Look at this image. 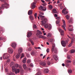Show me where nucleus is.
Instances as JSON below:
<instances>
[{
	"instance_id": "0eeeda50",
	"label": "nucleus",
	"mask_w": 75,
	"mask_h": 75,
	"mask_svg": "<svg viewBox=\"0 0 75 75\" xmlns=\"http://www.w3.org/2000/svg\"><path fill=\"white\" fill-rule=\"evenodd\" d=\"M37 3V1H35L34 2H33V3L31 4V5L32 8H34L35 7V3Z\"/></svg>"
},
{
	"instance_id": "3c124183",
	"label": "nucleus",
	"mask_w": 75,
	"mask_h": 75,
	"mask_svg": "<svg viewBox=\"0 0 75 75\" xmlns=\"http://www.w3.org/2000/svg\"><path fill=\"white\" fill-rule=\"evenodd\" d=\"M69 28H72V25H69Z\"/></svg>"
},
{
	"instance_id": "338daca9",
	"label": "nucleus",
	"mask_w": 75,
	"mask_h": 75,
	"mask_svg": "<svg viewBox=\"0 0 75 75\" xmlns=\"http://www.w3.org/2000/svg\"><path fill=\"white\" fill-rule=\"evenodd\" d=\"M32 50V49H31V48H29L28 49V51H31Z\"/></svg>"
},
{
	"instance_id": "c756f323",
	"label": "nucleus",
	"mask_w": 75,
	"mask_h": 75,
	"mask_svg": "<svg viewBox=\"0 0 75 75\" xmlns=\"http://www.w3.org/2000/svg\"><path fill=\"white\" fill-rule=\"evenodd\" d=\"M74 38H73L72 39V40H71V43L72 44H73V43H74Z\"/></svg>"
},
{
	"instance_id": "4be33fe9",
	"label": "nucleus",
	"mask_w": 75,
	"mask_h": 75,
	"mask_svg": "<svg viewBox=\"0 0 75 75\" xmlns=\"http://www.w3.org/2000/svg\"><path fill=\"white\" fill-rule=\"evenodd\" d=\"M53 59H52L50 61H50H48L47 62V64H48V65H50V64H51V63H52V62H53Z\"/></svg>"
},
{
	"instance_id": "9b49d317",
	"label": "nucleus",
	"mask_w": 75,
	"mask_h": 75,
	"mask_svg": "<svg viewBox=\"0 0 75 75\" xmlns=\"http://www.w3.org/2000/svg\"><path fill=\"white\" fill-rule=\"evenodd\" d=\"M23 52V49L21 48H19L18 49V54H21Z\"/></svg>"
},
{
	"instance_id": "f257e3e1",
	"label": "nucleus",
	"mask_w": 75,
	"mask_h": 75,
	"mask_svg": "<svg viewBox=\"0 0 75 75\" xmlns=\"http://www.w3.org/2000/svg\"><path fill=\"white\" fill-rule=\"evenodd\" d=\"M1 1H3V2H4V3H5V4H2L1 6V8L2 9H4V8H8V6L9 5L8 4H7V3H6L5 1H4V0H0Z\"/></svg>"
},
{
	"instance_id": "2eb2a0df",
	"label": "nucleus",
	"mask_w": 75,
	"mask_h": 75,
	"mask_svg": "<svg viewBox=\"0 0 75 75\" xmlns=\"http://www.w3.org/2000/svg\"><path fill=\"white\" fill-rule=\"evenodd\" d=\"M32 35V33L31 32H30L28 33V34L27 35V37H30Z\"/></svg>"
},
{
	"instance_id": "412c9836",
	"label": "nucleus",
	"mask_w": 75,
	"mask_h": 75,
	"mask_svg": "<svg viewBox=\"0 0 75 75\" xmlns=\"http://www.w3.org/2000/svg\"><path fill=\"white\" fill-rule=\"evenodd\" d=\"M21 54L20 53H18V54L16 56V58L18 59L20 57Z\"/></svg>"
},
{
	"instance_id": "f704fd0d",
	"label": "nucleus",
	"mask_w": 75,
	"mask_h": 75,
	"mask_svg": "<svg viewBox=\"0 0 75 75\" xmlns=\"http://www.w3.org/2000/svg\"><path fill=\"white\" fill-rule=\"evenodd\" d=\"M47 37L50 38L51 37V35L50 33H48L47 35Z\"/></svg>"
},
{
	"instance_id": "423d86ee",
	"label": "nucleus",
	"mask_w": 75,
	"mask_h": 75,
	"mask_svg": "<svg viewBox=\"0 0 75 75\" xmlns=\"http://www.w3.org/2000/svg\"><path fill=\"white\" fill-rule=\"evenodd\" d=\"M39 10H40L45 11H46L47 8L45 7L40 6L39 7Z\"/></svg>"
},
{
	"instance_id": "a18cd8bd",
	"label": "nucleus",
	"mask_w": 75,
	"mask_h": 75,
	"mask_svg": "<svg viewBox=\"0 0 75 75\" xmlns=\"http://www.w3.org/2000/svg\"><path fill=\"white\" fill-rule=\"evenodd\" d=\"M41 74V72H39L38 73H37L36 74V75H40Z\"/></svg>"
},
{
	"instance_id": "bb28decb",
	"label": "nucleus",
	"mask_w": 75,
	"mask_h": 75,
	"mask_svg": "<svg viewBox=\"0 0 75 75\" xmlns=\"http://www.w3.org/2000/svg\"><path fill=\"white\" fill-rule=\"evenodd\" d=\"M75 52V50L73 49L70 51V53L71 54H72L73 53H74Z\"/></svg>"
},
{
	"instance_id": "473e14b6",
	"label": "nucleus",
	"mask_w": 75,
	"mask_h": 75,
	"mask_svg": "<svg viewBox=\"0 0 75 75\" xmlns=\"http://www.w3.org/2000/svg\"><path fill=\"white\" fill-rule=\"evenodd\" d=\"M54 53H57V48H56L54 50Z\"/></svg>"
},
{
	"instance_id": "7ed1b4c3",
	"label": "nucleus",
	"mask_w": 75,
	"mask_h": 75,
	"mask_svg": "<svg viewBox=\"0 0 75 75\" xmlns=\"http://www.w3.org/2000/svg\"><path fill=\"white\" fill-rule=\"evenodd\" d=\"M68 40H66L65 41V42L64 41H62L61 42V44L62 46L63 47H66V44H68Z\"/></svg>"
},
{
	"instance_id": "cd10ccee",
	"label": "nucleus",
	"mask_w": 75,
	"mask_h": 75,
	"mask_svg": "<svg viewBox=\"0 0 75 75\" xmlns=\"http://www.w3.org/2000/svg\"><path fill=\"white\" fill-rule=\"evenodd\" d=\"M53 12L54 13H57L56 9L54 8L53 9Z\"/></svg>"
},
{
	"instance_id": "8fccbe9b",
	"label": "nucleus",
	"mask_w": 75,
	"mask_h": 75,
	"mask_svg": "<svg viewBox=\"0 0 75 75\" xmlns=\"http://www.w3.org/2000/svg\"><path fill=\"white\" fill-rule=\"evenodd\" d=\"M33 28H37V25H33Z\"/></svg>"
},
{
	"instance_id": "ddd939ff",
	"label": "nucleus",
	"mask_w": 75,
	"mask_h": 75,
	"mask_svg": "<svg viewBox=\"0 0 75 75\" xmlns=\"http://www.w3.org/2000/svg\"><path fill=\"white\" fill-rule=\"evenodd\" d=\"M38 38H42L43 39H45L46 38L44 36H42V35H40L38 36Z\"/></svg>"
},
{
	"instance_id": "39448f33",
	"label": "nucleus",
	"mask_w": 75,
	"mask_h": 75,
	"mask_svg": "<svg viewBox=\"0 0 75 75\" xmlns=\"http://www.w3.org/2000/svg\"><path fill=\"white\" fill-rule=\"evenodd\" d=\"M62 22L63 23V25H62V27L65 30V31H66V29H65V27H66V25L65 24V20H63Z\"/></svg>"
},
{
	"instance_id": "680f3d73",
	"label": "nucleus",
	"mask_w": 75,
	"mask_h": 75,
	"mask_svg": "<svg viewBox=\"0 0 75 75\" xmlns=\"http://www.w3.org/2000/svg\"><path fill=\"white\" fill-rule=\"evenodd\" d=\"M30 62V60H28L27 61V63L29 64Z\"/></svg>"
},
{
	"instance_id": "7c9ffc66",
	"label": "nucleus",
	"mask_w": 75,
	"mask_h": 75,
	"mask_svg": "<svg viewBox=\"0 0 75 75\" xmlns=\"http://www.w3.org/2000/svg\"><path fill=\"white\" fill-rule=\"evenodd\" d=\"M23 67L25 69L27 68V67H26V65L25 64H23Z\"/></svg>"
},
{
	"instance_id": "2f4dec72",
	"label": "nucleus",
	"mask_w": 75,
	"mask_h": 75,
	"mask_svg": "<svg viewBox=\"0 0 75 75\" xmlns=\"http://www.w3.org/2000/svg\"><path fill=\"white\" fill-rule=\"evenodd\" d=\"M26 59H27L26 58H24L23 60V63H25V62H26Z\"/></svg>"
},
{
	"instance_id": "393cba45",
	"label": "nucleus",
	"mask_w": 75,
	"mask_h": 75,
	"mask_svg": "<svg viewBox=\"0 0 75 75\" xmlns=\"http://www.w3.org/2000/svg\"><path fill=\"white\" fill-rule=\"evenodd\" d=\"M49 42L50 43H51V44H52L53 42H54V40H53V39H51L49 40Z\"/></svg>"
},
{
	"instance_id": "f8f14e48",
	"label": "nucleus",
	"mask_w": 75,
	"mask_h": 75,
	"mask_svg": "<svg viewBox=\"0 0 75 75\" xmlns=\"http://www.w3.org/2000/svg\"><path fill=\"white\" fill-rule=\"evenodd\" d=\"M59 32H60V33L62 35H64V30H63L62 29H60L59 30Z\"/></svg>"
},
{
	"instance_id": "5fc2aeb1",
	"label": "nucleus",
	"mask_w": 75,
	"mask_h": 75,
	"mask_svg": "<svg viewBox=\"0 0 75 75\" xmlns=\"http://www.w3.org/2000/svg\"><path fill=\"white\" fill-rule=\"evenodd\" d=\"M69 74H71L72 72V70H69L68 71Z\"/></svg>"
},
{
	"instance_id": "a878e982",
	"label": "nucleus",
	"mask_w": 75,
	"mask_h": 75,
	"mask_svg": "<svg viewBox=\"0 0 75 75\" xmlns=\"http://www.w3.org/2000/svg\"><path fill=\"white\" fill-rule=\"evenodd\" d=\"M15 66H13L12 67V72H14V71H15V69H15Z\"/></svg>"
},
{
	"instance_id": "de8ad7c7",
	"label": "nucleus",
	"mask_w": 75,
	"mask_h": 75,
	"mask_svg": "<svg viewBox=\"0 0 75 75\" xmlns=\"http://www.w3.org/2000/svg\"><path fill=\"white\" fill-rule=\"evenodd\" d=\"M9 75H15L14 73L11 72L9 74Z\"/></svg>"
},
{
	"instance_id": "5701e85b",
	"label": "nucleus",
	"mask_w": 75,
	"mask_h": 75,
	"mask_svg": "<svg viewBox=\"0 0 75 75\" xmlns=\"http://www.w3.org/2000/svg\"><path fill=\"white\" fill-rule=\"evenodd\" d=\"M36 52V51H32L31 52V54L32 55H34V54H35V53Z\"/></svg>"
},
{
	"instance_id": "aec40b11",
	"label": "nucleus",
	"mask_w": 75,
	"mask_h": 75,
	"mask_svg": "<svg viewBox=\"0 0 75 75\" xmlns=\"http://www.w3.org/2000/svg\"><path fill=\"white\" fill-rule=\"evenodd\" d=\"M55 45H53L52 47V52H53L54 51V49H55L56 48H55Z\"/></svg>"
},
{
	"instance_id": "9d476101",
	"label": "nucleus",
	"mask_w": 75,
	"mask_h": 75,
	"mask_svg": "<svg viewBox=\"0 0 75 75\" xmlns=\"http://www.w3.org/2000/svg\"><path fill=\"white\" fill-rule=\"evenodd\" d=\"M53 56L54 58V59L55 61H57L58 59V58L57 56V55H53Z\"/></svg>"
},
{
	"instance_id": "a19ab883",
	"label": "nucleus",
	"mask_w": 75,
	"mask_h": 75,
	"mask_svg": "<svg viewBox=\"0 0 75 75\" xmlns=\"http://www.w3.org/2000/svg\"><path fill=\"white\" fill-rule=\"evenodd\" d=\"M39 16L40 17H41L42 18H44L45 17L44 16H43L41 15H39Z\"/></svg>"
},
{
	"instance_id": "c85d7f7f",
	"label": "nucleus",
	"mask_w": 75,
	"mask_h": 75,
	"mask_svg": "<svg viewBox=\"0 0 75 75\" xmlns=\"http://www.w3.org/2000/svg\"><path fill=\"white\" fill-rule=\"evenodd\" d=\"M29 18L31 20H34V18L33 17V16H29Z\"/></svg>"
},
{
	"instance_id": "ea45409f",
	"label": "nucleus",
	"mask_w": 75,
	"mask_h": 75,
	"mask_svg": "<svg viewBox=\"0 0 75 75\" xmlns=\"http://www.w3.org/2000/svg\"><path fill=\"white\" fill-rule=\"evenodd\" d=\"M60 22V20H57L56 21V23L57 24H59Z\"/></svg>"
},
{
	"instance_id": "e433bc0d",
	"label": "nucleus",
	"mask_w": 75,
	"mask_h": 75,
	"mask_svg": "<svg viewBox=\"0 0 75 75\" xmlns=\"http://www.w3.org/2000/svg\"><path fill=\"white\" fill-rule=\"evenodd\" d=\"M69 23L70 24L72 23V19H71L69 21Z\"/></svg>"
},
{
	"instance_id": "864d4df0",
	"label": "nucleus",
	"mask_w": 75,
	"mask_h": 75,
	"mask_svg": "<svg viewBox=\"0 0 75 75\" xmlns=\"http://www.w3.org/2000/svg\"><path fill=\"white\" fill-rule=\"evenodd\" d=\"M24 54H22L21 56V58H23V57H24Z\"/></svg>"
},
{
	"instance_id": "49530a36",
	"label": "nucleus",
	"mask_w": 75,
	"mask_h": 75,
	"mask_svg": "<svg viewBox=\"0 0 75 75\" xmlns=\"http://www.w3.org/2000/svg\"><path fill=\"white\" fill-rule=\"evenodd\" d=\"M65 11H66V9H65V8H64L63 9V10H62V13H64V12Z\"/></svg>"
},
{
	"instance_id": "79ce46f5",
	"label": "nucleus",
	"mask_w": 75,
	"mask_h": 75,
	"mask_svg": "<svg viewBox=\"0 0 75 75\" xmlns=\"http://www.w3.org/2000/svg\"><path fill=\"white\" fill-rule=\"evenodd\" d=\"M66 17L67 20H68L69 18V16L68 15H67Z\"/></svg>"
},
{
	"instance_id": "58836bf2",
	"label": "nucleus",
	"mask_w": 75,
	"mask_h": 75,
	"mask_svg": "<svg viewBox=\"0 0 75 75\" xmlns=\"http://www.w3.org/2000/svg\"><path fill=\"white\" fill-rule=\"evenodd\" d=\"M68 30L69 31H73V29H72V28H68Z\"/></svg>"
},
{
	"instance_id": "72a5a7b5",
	"label": "nucleus",
	"mask_w": 75,
	"mask_h": 75,
	"mask_svg": "<svg viewBox=\"0 0 75 75\" xmlns=\"http://www.w3.org/2000/svg\"><path fill=\"white\" fill-rule=\"evenodd\" d=\"M41 23H42V25H45V24L46 23H45V22L44 21H41Z\"/></svg>"
},
{
	"instance_id": "774afa93",
	"label": "nucleus",
	"mask_w": 75,
	"mask_h": 75,
	"mask_svg": "<svg viewBox=\"0 0 75 75\" xmlns=\"http://www.w3.org/2000/svg\"><path fill=\"white\" fill-rule=\"evenodd\" d=\"M13 64H14V62H11V65H13Z\"/></svg>"
},
{
	"instance_id": "0e129e2a",
	"label": "nucleus",
	"mask_w": 75,
	"mask_h": 75,
	"mask_svg": "<svg viewBox=\"0 0 75 75\" xmlns=\"http://www.w3.org/2000/svg\"><path fill=\"white\" fill-rule=\"evenodd\" d=\"M72 44L71 43H70V44L69 45V47H71V46L72 45Z\"/></svg>"
},
{
	"instance_id": "13d9d810",
	"label": "nucleus",
	"mask_w": 75,
	"mask_h": 75,
	"mask_svg": "<svg viewBox=\"0 0 75 75\" xmlns=\"http://www.w3.org/2000/svg\"><path fill=\"white\" fill-rule=\"evenodd\" d=\"M67 58L68 59H71V58L70 57V56L69 55H68L67 57Z\"/></svg>"
},
{
	"instance_id": "4c0bfd02",
	"label": "nucleus",
	"mask_w": 75,
	"mask_h": 75,
	"mask_svg": "<svg viewBox=\"0 0 75 75\" xmlns=\"http://www.w3.org/2000/svg\"><path fill=\"white\" fill-rule=\"evenodd\" d=\"M30 42L31 43L32 45H34V42H33V40H30Z\"/></svg>"
},
{
	"instance_id": "c03bdc74",
	"label": "nucleus",
	"mask_w": 75,
	"mask_h": 75,
	"mask_svg": "<svg viewBox=\"0 0 75 75\" xmlns=\"http://www.w3.org/2000/svg\"><path fill=\"white\" fill-rule=\"evenodd\" d=\"M49 7L50 9H52V6L51 5H49Z\"/></svg>"
},
{
	"instance_id": "69168bd1",
	"label": "nucleus",
	"mask_w": 75,
	"mask_h": 75,
	"mask_svg": "<svg viewBox=\"0 0 75 75\" xmlns=\"http://www.w3.org/2000/svg\"><path fill=\"white\" fill-rule=\"evenodd\" d=\"M30 55L29 54H28L27 55V57H28V58H29L30 57Z\"/></svg>"
},
{
	"instance_id": "1a4fd4ad",
	"label": "nucleus",
	"mask_w": 75,
	"mask_h": 75,
	"mask_svg": "<svg viewBox=\"0 0 75 75\" xmlns=\"http://www.w3.org/2000/svg\"><path fill=\"white\" fill-rule=\"evenodd\" d=\"M14 72L15 74H17L20 73V69H15Z\"/></svg>"
},
{
	"instance_id": "6ab92c4d",
	"label": "nucleus",
	"mask_w": 75,
	"mask_h": 75,
	"mask_svg": "<svg viewBox=\"0 0 75 75\" xmlns=\"http://www.w3.org/2000/svg\"><path fill=\"white\" fill-rule=\"evenodd\" d=\"M8 52L9 54H12L13 52V49H11L8 50Z\"/></svg>"
},
{
	"instance_id": "e2e57ef3",
	"label": "nucleus",
	"mask_w": 75,
	"mask_h": 75,
	"mask_svg": "<svg viewBox=\"0 0 75 75\" xmlns=\"http://www.w3.org/2000/svg\"><path fill=\"white\" fill-rule=\"evenodd\" d=\"M30 66H31V67H34V65H33V63L31 64Z\"/></svg>"
},
{
	"instance_id": "4468645a",
	"label": "nucleus",
	"mask_w": 75,
	"mask_h": 75,
	"mask_svg": "<svg viewBox=\"0 0 75 75\" xmlns=\"http://www.w3.org/2000/svg\"><path fill=\"white\" fill-rule=\"evenodd\" d=\"M28 15H31L33 14V10H29L28 12Z\"/></svg>"
},
{
	"instance_id": "b1692460",
	"label": "nucleus",
	"mask_w": 75,
	"mask_h": 75,
	"mask_svg": "<svg viewBox=\"0 0 75 75\" xmlns=\"http://www.w3.org/2000/svg\"><path fill=\"white\" fill-rule=\"evenodd\" d=\"M43 21L45 22V23H46L47 21H48V19L47 18H44L43 21Z\"/></svg>"
},
{
	"instance_id": "052dcab7",
	"label": "nucleus",
	"mask_w": 75,
	"mask_h": 75,
	"mask_svg": "<svg viewBox=\"0 0 75 75\" xmlns=\"http://www.w3.org/2000/svg\"><path fill=\"white\" fill-rule=\"evenodd\" d=\"M47 53H48V52H50V50H49V49H47Z\"/></svg>"
},
{
	"instance_id": "603ef678",
	"label": "nucleus",
	"mask_w": 75,
	"mask_h": 75,
	"mask_svg": "<svg viewBox=\"0 0 75 75\" xmlns=\"http://www.w3.org/2000/svg\"><path fill=\"white\" fill-rule=\"evenodd\" d=\"M69 64L66 63L65 66L66 67H68V66H69Z\"/></svg>"
},
{
	"instance_id": "c9c22d12",
	"label": "nucleus",
	"mask_w": 75,
	"mask_h": 75,
	"mask_svg": "<svg viewBox=\"0 0 75 75\" xmlns=\"http://www.w3.org/2000/svg\"><path fill=\"white\" fill-rule=\"evenodd\" d=\"M15 67L16 68H19L20 67V65L18 64H15Z\"/></svg>"
},
{
	"instance_id": "20e7f679",
	"label": "nucleus",
	"mask_w": 75,
	"mask_h": 75,
	"mask_svg": "<svg viewBox=\"0 0 75 75\" xmlns=\"http://www.w3.org/2000/svg\"><path fill=\"white\" fill-rule=\"evenodd\" d=\"M10 57V55L8 53L4 54L3 56V58L4 59H7Z\"/></svg>"
},
{
	"instance_id": "f3484780",
	"label": "nucleus",
	"mask_w": 75,
	"mask_h": 75,
	"mask_svg": "<svg viewBox=\"0 0 75 75\" xmlns=\"http://www.w3.org/2000/svg\"><path fill=\"white\" fill-rule=\"evenodd\" d=\"M43 72L45 74H47V73H48L49 71L48 70V69H46L44 70Z\"/></svg>"
},
{
	"instance_id": "37998d69",
	"label": "nucleus",
	"mask_w": 75,
	"mask_h": 75,
	"mask_svg": "<svg viewBox=\"0 0 75 75\" xmlns=\"http://www.w3.org/2000/svg\"><path fill=\"white\" fill-rule=\"evenodd\" d=\"M67 63H71V61L70 60H67L66 61Z\"/></svg>"
},
{
	"instance_id": "4d7b16f0",
	"label": "nucleus",
	"mask_w": 75,
	"mask_h": 75,
	"mask_svg": "<svg viewBox=\"0 0 75 75\" xmlns=\"http://www.w3.org/2000/svg\"><path fill=\"white\" fill-rule=\"evenodd\" d=\"M56 19L58 20H60V17H58L56 18Z\"/></svg>"
},
{
	"instance_id": "6e6552de",
	"label": "nucleus",
	"mask_w": 75,
	"mask_h": 75,
	"mask_svg": "<svg viewBox=\"0 0 75 75\" xmlns=\"http://www.w3.org/2000/svg\"><path fill=\"white\" fill-rule=\"evenodd\" d=\"M11 46L13 48H15L16 47V46H17V44L15 42H13L12 43Z\"/></svg>"
},
{
	"instance_id": "6e6d98bb",
	"label": "nucleus",
	"mask_w": 75,
	"mask_h": 75,
	"mask_svg": "<svg viewBox=\"0 0 75 75\" xmlns=\"http://www.w3.org/2000/svg\"><path fill=\"white\" fill-rule=\"evenodd\" d=\"M37 14L36 13H35V14L34 15L35 18L36 19L37 18Z\"/></svg>"
},
{
	"instance_id": "a211bd4d",
	"label": "nucleus",
	"mask_w": 75,
	"mask_h": 75,
	"mask_svg": "<svg viewBox=\"0 0 75 75\" xmlns=\"http://www.w3.org/2000/svg\"><path fill=\"white\" fill-rule=\"evenodd\" d=\"M37 34L38 35H41V34H42V32L39 30H38L37 31Z\"/></svg>"
},
{
	"instance_id": "dca6fc26",
	"label": "nucleus",
	"mask_w": 75,
	"mask_h": 75,
	"mask_svg": "<svg viewBox=\"0 0 75 75\" xmlns=\"http://www.w3.org/2000/svg\"><path fill=\"white\" fill-rule=\"evenodd\" d=\"M40 64L42 66H45L46 65V63L44 62H42L40 63Z\"/></svg>"
},
{
	"instance_id": "f03ea898",
	"label": "nucleus",
	"mask_w": 75,
	"mask_h": 75,
	"mask_svg": "<svg viewBox=\"0 0 75 75\" xmlns=\"http://www.w3.org/2000/svg\"><path fill=\"white\" fill-rule=\"evenodd\" d=\"M44 27L45 28H48V30H50V29H51L52 26L50 24L49 25L47 24H46L44 26Z\"/></svg>"
},
{
	"instance_id": "09e8293b",
	"label": "nucleus",
	"mask_w": 75,
	"mask_h": 75,
	"mask_svg": "<svg viewBox=\"0 0 75 75\" xmlns=\"http://www.w3.org/2000/svg\"><path fill=\"white\" fill-rule=\"evenodd\" d=\"M39 13L40 14H42V15H44V13L42 12H41L40 11L39 12Z\"/></svg>"
},
{
	"instance_id": "bf43d9fd",
	"label": "nucleus",
	"mask_w": 75,
	"mask_h": 75,
	"mask_svg": "<svg viewBox=\"0 0 75 75\" xmlns=\"http://www.w3.org/2000/svg\"><path fill=\"white\" fill-rule=\"evenodd\" d=\"M63 13L64 14H68V12L67 11H66L64 12Z\"/></svg>"
}]
</instances>
